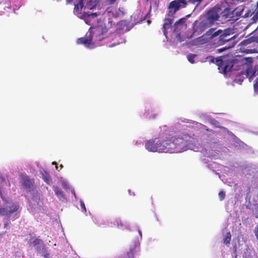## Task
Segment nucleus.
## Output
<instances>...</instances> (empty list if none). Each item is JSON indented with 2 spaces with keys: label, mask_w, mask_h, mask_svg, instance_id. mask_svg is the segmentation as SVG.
Returning a JSON list of instances; mask_svg holds the SVG:
<instances>
[{
  "label": "nucleus",
  "mask_w": 258,
  "mask_h": 258,
  "mask_svg": "<svg viewBox=\"0 0 258 258\" xmlns=\"http://www.w3.org/2000/svg\"><path fill=\"white\" fill-rule=\"evenodd\" d=\"M245 0H236V2L239 4L240 3H242L244 2Z\"/></svg>",
  "instance_id": "obj_36"
},
{
  "label": "nucleus",
  "mask_w": 258,
  "mask_h": 258,
  "mask_svg": "<svg viewBox=\"0 0 258 258\" xmlns=\"http://www.w3.org/2000/svg\"><path fill=\"white\" fill-rule=\"evenodd\" d=\"M137 245L134 244L131 245L130 250L127 252V256L128 258H134V255L137 252Z\"/></svg>",
  "instance_id": "obj_15"
},
{
  "label": "nucleus",
  "mask_w": 258,
  "mask_h": 258,
  "mask_svg": "<svg viewBox=\"0 0 258 258\" xmlns=\"http://www.w3.org/2000/svg\"><path fill=\"white\" fill-rule=\"evenodd\" d=\"M255 71H254L251 66L248 67L245 71V75L246 77H248L251 80L254 76Z\"/></svg>",
  "instance_id": "obj_16"
},
{
  "label": "nucleus",
  "mask_w": 258,
  "mask_h": 258,
  "mask_svg": "<svg viewBox=\"0 0 258 258\" xmlns=\"http://www.w3.org/2000/svg\"><path fill=\"white\" fill-rule=\"evenodd\" d=\"M8 225H9V223H8V222H5V224H4V227H5V228H7V227L8 226Z\"/></svg>",
  "instance_id": "obj_35"
},
{
  "label": "nucleus",
  "mask_w": 258,
  "mask_h": 258,
  "mask_svg": "<svg viewBox=\"0 0 258 258\" xmlns=\"http://www.w3.org/2000/svg\"><path fill=\"white\" fill-rule=\"evenodd\" d=\"M107 32V29L105 26H99L92 29H90L83 37L77 39V42L78 44H84L87 47L91 48L93 46L95 42L102 40L104 37V34Z\"/></svg>",
  "instance_id": "obj_1"
},
{
  "label": "nucleus",
  "mask_w": 258,
  "mask_h": 258,
  "mask_svg": "<svg viewBox=\"0 0 258 258\" xmlns=\"http://www.w3.org/2000/svg\"><path fill=\"white\" fill-rule=\"evenodd\" d=\"M219 198L220 201H223L225 197V192L222 190L220 191L218 194Z\"/></svg>",
  "instance_id": "obj_25"
},
{
  "label": "nucleus",
  "mask_w": 258,
  "mask_h": 258,
  "mask_svg": "<svg viewBox=\"0 0 258 258\" xmlns=\"http://www.w3.org/2000/svg\"><path fill=\"white\" fill-rule=\"evenodd\" d=\"M203 0H174L169 3L168 7V16H173L181 8H185L188 4H192L195 8L198 7Z\"/></svg>",
  "instance_id": "obj_4"
},
{
  "label": "nucleus",
  "mask_w": 258,
  "mask_h": 258,
  "mask_svg": "<svg viewBox=\"0 0 258 258\" xmlns=\"http://www.w3.org/2000/svg\"><path fill=\"white\" fill-rule=\"evenodd\" d=\"M117 0H106V3L107 5H111L114 4Z\"/></svg>",
  "instance_id": "obj_27"
},
{
  "label": "nucleus",
  "mask_w": 258,
  "mask_h": 258,
  "mask_svg": "<svg viewBox=\"0 0 258 258\" xmlns=\"http://www.w3.org/2000/svg\"><path fill=\"white\" fill-rule=\"evenodd\" d=\"M254 232H255V235L256 237V239L257 240H258V227H256L255 228V230H254Z\"/></svg>",
  "instance_id": "obj_32"
},
{
  "label": "nucleus",
  "mask_w": 258,
  "mask_h": 258,
  "mask_svg": "<svg viewBox=\"0 0 258 258\" xmlns=\"http://www.w3.org/2000/svg\"><path fill=\"white\" fill-rule=\"evenodd\" d=\"M185 22V18H181V19H179L178 21L176 22L174 25V26L175 27V30L177 29L178 27L180 25L182 26L184 25Z\"/></svg>",
  "instance_id": "obj_19"
},
{
  "label": "nucleus",
  "mask_w": 258,
  "mask_h": 258,
  "mask_svg": "<svg viewBox=\"0 0 258 258\" xmlns=\"http://www.w3.org/2000/svg\"><path fill=\"white\" fill-rule=\"evenodd\" d=\"M209 30L207 31L204 35L198 38V41L200 42L202 44L206 43L208 42H210L211 45H213L214 47H217L221 45L217 44L218 40L219 39L220 35H217L214 37H212V35L208 34L207 33Z\"/></svg>",
  "instance_id": "obj_8"
},
{
  "label": "nucleus",
  "mask_w": 258,
  "mask_h": 258,
  "mask_svg": "<svg viewBox=\"0 0 258 258\" xmlns=\"http://www.w3.org/2000/svg\"><path fill=\"white\" fill-rule=\"evenodd\" d=\"M145 147L150 152H164V141L157 138L149 140L146 143Z\"/></svg>",
  "instance_id": "obj_6"
},
{
  "label": "nucleus",
  "mask_w": 258,
  "mask_h": 258,
  "mask_svg": "<svg viewBox=\"0 0 258 258\" xmlns=\"http://www.w3.org/2000/svg\"><path fill=\"white\" fill-rule=\"evenodd\" d=\"M253 88L255 91L258 89V78L256 79L253 85Z\"/></svg>",
  "instance_id": "obj_29"
},
{
  "label": "nucleus",
  "mask_w": 258,
  "mask_h": 258,
  "mask_svg": "<svg viewBox=\"0 0 258 258\" xmlns=\"http://www.w3.org/2000/svg\"><path fill=\"white\" fill-rule=\"evenodd\" d=\"M231 235L230 232H227L224 238V243L225 245H229L231 241Z\"/></svg>",
  "instance_id": "obj_18"
},
{
  "label": "nucleus",
  "mask_w": 258,
  "mask_h": 258,
  "mask_svg": "<svg viewBox=\"0 0 258 258\" xmlns=\"http://www.w3.org/2000/svg\"><path fill=\"white\" fill-rule=\"evenodd\" d=\"M221 13L222 9L218 6L211 8L206 12L205 20L200 22L197 27H199L201 31H204L218 20Z\"/></svg>",
  "instance_id": "obj_3"
},
{
  "label": "nucleus",
  "mask_w": 258,
  "mask_h": 258,
  "mask_svg": "<svg viewBox=\"0 0 258 258\" xmlns=\"http://www.w3.org/2000/svg\"><path fill=\"white\" fill-rule=\"evenodd\" d=\"M197 56V55L196 54H190L188 55L187 56V58H188V61L191 63H194L195 62V60H194V58L195 57Z\"/></svg>",
  "instance_id": "obj_24"
},
{
  "label": "nucleus",
  "mask_w": 258,
  "mask_h": 258,
  "mask_svg": "<svg viewBox=\"0 0 258 258\" xmlns=\"http://www.w3.org/2000/svg\"><path fill=\"white\" fill-rule=\"evenodd\" d=\"M81 207L82 209H83L85 212L86 211V207L85 204L83 202L81 203Z\"/></svg>",
  "instance_id": "obj_31"
},
{
  "label": "nucleus",
  "mask_w": 258,
  "mask_h": 258,
  "mask_svg": "<svg viewBox=\"0 0 258 258\" xmlns=\"http://www.w3.org/2000/svg\"><path fill=\"white\" fill-rule=\"evenodd\" d=\"M173 23L172 20L170 19H166L165 22L163 25V32L164 35L166 37L167 34V30L171 28V25Z\"/></svg>",
  "instance_id": "obj_13"
},
{
  "label": "nucleus",
  "mask_w": 258,
  "mask_h": 258,
  "mask_svg": "<svg viewBox=\"0 0 258 258\" xmlns=\"http://www.w3.org/2000/svg\"><path fill=\"white\" fill-rule=\"evenodd\" d=\"M234 258H237V255H235Z\"/></svg>",
  "instance_id": "obj_41"
},
{
  "label": "nucleus",
  "mask_w": 258,
  "mask_h": 258,
  "mask_svg": "<svg viewBox=\"0 0 258 258\" xmlns=\"http://www.w3.org/2000/svg\"><path fill=\"white\" fill-rule=\"evenodd\" d=\"M31 242L34 245H39L41 242V240L37 238H32L31 239Z\"/></svg>",
  "instance_id": "obj_22"
},
{
  "label": "nucleus",
  "mask_w": 258,
  "mask_h": 258,
  "mask_svg": "<svg viewBox=\"0 0 258 258\" xmlns=\"http://www.w3.org/2000/svg\"><path fill=\"white\" fill-rule=\"evenodd\" d=\"M226 49H227V48L224 47L223 48L218 49L217 50V51H218V52H221L224 51L225 50H226Z\"/></svg>",
  "instance_id": "obj_33"
},
{
  "label": "nucleus",
  "mask_w": 258,
  "mask_h": 258,
  "mask_svg": "<svg viewBox=\"0 0 258 258\" xmlns=\"http://www.w3.org/2000/svg\"><path fill=\"white\" fill-rule=\"evenodd\" d=\"M250 38L252 41L258 43V27L254 30L253 36Z\"/></svg>",
  "instance_id": "obj_21"
},
{
  "label": "nucleus",
  "mask_w": 258,
  "mask_h": 258,
  "mask_svg": "<svg viewBox=\"0 0 258 258\" xmlns=\"http://www.w3.org/2000/svg\"><path fill=\"white\" fill-rule=\"evenodd\" d=\"M43 179L44 181L47 183L49 184V181L51 179L50 177L49 174L47 172H45V173L43 175Z\"/></svg>",
  "instance_id": "obj_23"
},
{
  "label": "nucleus",
  "mask_w": 258,
  "mask_h": 258,
  "mask_svg": "<svg viewBox=\"0 0 258 258\" xmlns=\"http://www.w3.org/2000/svg\"><path fill=\"white\" fill-rule=\"evenodd\" d=\"M148 23H150V20H148Z\"/></svg>",
  "instance_id": "obj_40"
},
{
  "label": "nucleus",
  "mask_w": 258,
  "mask_h": 258,
  "mask_svg": "<svg viewBox=\"0 0 258 258\" xmlns=\"http://www.w3.org/2000/svg\"><path fill=\"white\" fill-rule=\"evenodd\" d=\"M83 6V0H80L79 3L75 5L74 13L76 15L81 14Z\"/></svg>",
  "instance_id": "obj_14"
},
{
  "label": "nucleus",
  "mask_w": 258,
  "mask_h": 258,
  "mask_svg": "<svg viewBox=\"0 0 258 258\" xmlns=\"http://www.w3.org/2000/svg\"><path fill=\"white\" fill-rule=\"evenodd\" d=\"M208 34L212 35V37H214L217 35H220V38L217 42L218 45H223L226 42L233 40L235 37V35L230 37V34L227 33L226 31H223L221 30H218L215 31L214 29H210L209 30Z\"/></svg>",
  "instance_id": "obj_5"
},
{
  "label": "nucleus",
  "mask_w": 258,
  "mask_h": 258,
  "mask_svg": "<svg viewBox=\"0 0 258 258\" xmlns=\"http://www.w3.org/2000/svg\"><path fill=\"white\" fill-rule=\"evenodd\" d=\"M54 192L55 195L60 199L64 198V195L63 192L58 187H56L54 188Z\"/></svg>",
  "instance_id": "obj_17"
},
{
  "label": "nucleus",
  "mask_w": 258,
  "mask_h": 258,
  "mask_svg": "<svg viewBox=\"0 0 258 258\" xmlns=\"http://www.w3.org/2000/svg\"><path fill=\"white\" fill-rule=\"evenodd\" d=\"M172 140L176 146L177 153L181 152L187 149L186 141L182 138L172 137Z\"/></svg>",
  "instance_id": "obj_9"
},
{
  "label": "nucleus",
  "mask_w": 258,
  "mask_h": 258,
  "mask_svg": "<svg viewBox=\"0 0 258 258\" xmlns=\"http://www.w3.org/2000/svg\"><path fill=\"white\" fill-rule=\"evenodd\" d=\"M52 164L53 165H55L56 169L57 170H58V166H57V163H56V162H53L52 163Z\"/></svg>",
  "instance_id": "obj_34"
},
{
  "label": "nucleus",
  "mask_w": 258,
  "mask_h": 258,
  "mask_svg": "<svg viewBox=\"0 0 258 258\" xmlns=\"http://www.w3.org/2000/svg\"><path fill=\"white\" fill-rule=\"evenodd\" d=\"M225 4L227 5L228 7L232 8L233 6L238 4L236 0H225Z\"/></svg>",
  "instance_id": "obj_20"
},
{
  "label": "nucleus",
  "mask_w": 258,
  "mask_h": 258,
  "mask_svg": "<svg viewBox=\"0 0 258 258\" xmlns=\"http://www.w3.org/2000/svg\"><path fill=\"white\" fill-rule=\"evenodd\" d=\"M87 15L89 17H92V18H95L98 16L97 14L96 13H91V14H87Z\"/></svg>",
  "instance_id": "obj_30"
},
{
  "label": "nucleus",
  "mask_w": 258,
  "mask_h": 258,
  "mask_svg": "<svg viewBox=\"0 0 258 258\" xmlns=\"http://www.w3.org/2000/svg\"><path fill=\"white\" fill-rule=\"evenodd\" d=\"M2 200L6 201V208L0 206V215L6 216L9 217L12 214L18 211L19 209V205L16 203H9L8 201H6L2 195H1Z\"/></svg>",
  "instance_id": "obj_7"
},
{
  "label": "nucleus",
  "mask_w": 258,
  "mask_h": 258,
  "mask_svg": "<svg viewBox=\"0 0 258 258\" xmlns=\"http://www.w3.org/2000/svg\"><path fill=\"white\" fill-rule=\"evenodd\" d=\"M221 17L227 22H234L239 17L247 18L250 15V12L248 9H245L243 6H240L236 8L227 7L221 13Z\"/></svg>",
  "instance_id": "obj_2"
},
{
  "label": "nucleus",
  "mask_w": 258,
  "mask_h": 258,
  "mask_svg": "<svg viewBox=\"0 0 258 258\" xmlns=\"http://www.w3.org/2000/svg\"><path fill=\"white\" fill-rule=\"evenodd\" d=\"M164 152L177 153L176 146L172 140V138L168 140L164 141Z\"/></svg>",
  "instance_id": "obj_11"
},
{
  "label": "nucleus",
  "mask_w": 258,
  "mask_h": 258,
  "mask_svg": "<svg viewBox=\"0 0 258 258\" xmlns=\"http://www.w3.org/2000/svg\"><path fill=\"white\" fill-rule=\"evenodd\" d=\"M245 60V63H248V64H251L253 62V58L252 57H245L244 58Z\"/></svg>",
  "instance_id": "obj_26"
},
{
  "label": "nucleus",
  "mask_w": 258,
  "mask_h": 258,
  "mask_svg": "<svg viewBox=\"0 0 258 258\" xmlns=\"http://www.w3.org/2000/svg\"><path fill=\"white\" fill-rule=\"evenodd\" d=\"M34 182V180L30 178L28 176H24L22 178V185L26 188H30Z\"/></svg>",
  "instance_id": "obj_12"
},
{
  "label": "nucleus",
  "mask_w": 258,
  "mask_h": 258,
  "mask_svg": "<svg viewBox=\"0 0 258 258\" xmlns=\"http://www.w3.org/2000/svg\"><path fill=\"white\" fill-rule=\"evenodd\" d=\"M156 116V114H154V115H153L152 116V118H155Z\"/></svg>",
  "instance_id": "obj_37"
},
{
  "label": "nucleus",
  "mask_w": 258,
  "mask_h": 258,
  "mask_svg": "<svg viewBox=\"0 0 258 258\" xmlns=\"http://www.w3.org/2000/svg\"><path fill=\"white\" fill-rule=\"evenodd\" d=\"M59 167H60V169H61V168L63 167V166L62 165H60L59 166Z\"/></svg>",
  "instance_id": "obj_38"
},
{
  "label": "nucleus",
  "mask_w": 258,
  "mask_h": 258,
  "mask_svg": "<svg viewBox=\"0 0 258 258\" xmlns=\"http://www.w3.org/2000/svg\"><path fill=\"white\" fill-rule=\"evenodd\" d=\"M207 59L208 60V61H209L211 62H214L215 59H216V58L215 59L213 56H212L207 57Z\"/></svg>",
  "instance_id": "obj_28"
},
{
  "label": "nucleus",
  "mask_w": 258,
  "mask_h": 258,
  "mask_svg": "<svg viewBox=\"0 0 258 258\" xmlns=\"http://www.w3.org/2000/svg\"><path fill=\"white\" fill-rule=\"evenodd\" d=\"M216 63L218 66L220 72L222 71L224 74H226L230 72L232 67V66L230 67L226 62L223 61L220 57L216 58Z\"/></svg>",
  "instance_id": "obj_10"
},
{
  "label": "nucleus",
  "mask_w": 258,
  "mask_h": 258,
  "mask_svg": "<svg viewBox=\"0 0 258 258\" xmlns=\"http://www.w3.org/2000/svg\"><path fill=\"white\" fill-rule=\"evenodd\" d=\"M150 11H151V10H150V11H149V12H148V13L146 15V16H148V15L150 14Z\"/></svg>",
  "instance_id": "obj_39"
}]
</instances>
